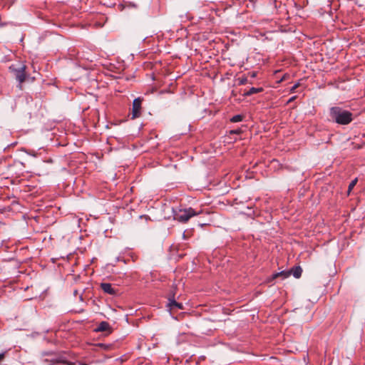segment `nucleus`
Masks as SVG:
<instances>
[{
	"label": "nucleus",
	"mask_w": 365,
	"mask_h": 365,
	"mask_svg": "<svg viewBox=\"0 0 365 365\" xmlns=\"http://www.w3.org/2000/svg\"><path fill=\"white\" fill-rule=\"evenodd\" d=\"M10 69L14 70V71L15 73L16 78L20 83L24 82V81L26 80V73H25L26 66L25 65L21 66L18 69L13 68V66H10Z\"/></svg>",
	"instance_id": "5"
},
{
	"label": "nucleus",
	"mask_w": 365,
	"mask_h": 365,
	"mask_svg": "<svg viewBox=\"0 0 365 365\" xmlns=\"http://www.w3.org/2000/svg\"><path fill=\"white\" fill-rule=\"evenodd\" d=\"M289 272H291L295 278L298 279L301 277L302 273V269L299 266L294 267L292 268Z\"/></svg>",
	"instance_id": "10"
},
{
	"label": "nucleus",
	"mask_w": 365,
	"mask_h": 365,
	"mask_svg": "<svg viewBox=\"0 0 365 365\" xmlns=\"http://www.w3.org/2000/svg\"><path fill=\"white\" fill-rule=\"evenodd\" d=\"M113 329L108 322L103 321L98 324L97 327L94 329L95 332H107L110 334Z\"/></svg>",
	"instance_id": "7"
},
{
	"label": "nucleus",
	"mask_w": 365,
	"mask_h": 365,
	"mask_svg": "<svg viewBox=\"0 0 365 365\" xmlns=\"http://www.w3.org/2000/svg\"><path fill=\"white\" fill-rule=\"evenodd\" d=\"M143 101V98L141 97H138L134 99L133 102V106H132V112L131 115L132 119H135L141 115V110H142V102Z\"/></svg>",
	"instance_id": "3"
},
{
	"label": "nucleus",
	"mask_w": 365,
	"mask_h": 365,
	"mask_svg": "<svg viewBox=\"0 0 365 365\" xmlns=\"http://www.w3.org/2000/svg\"><path fill=\"white\" fill-rule=\"evenodd\" d=\"M251 76H252V77H253V78H254V77H255V76H256L255 73H252L251 74Z\"/></svg>",
	"instance_id": "19"
},
{
	"label": "nucleus",
	"mask_w": 365,
	"mask_h": 365,
	"mask_svg": "<svg viewBox=\"0 0 365 365\" xmlns=\"http://www.w3.org/2000/svg\"><path fill=\"white\" fill-rule=\"evenodd\" d=\"M79 365H88V364L86 363L79 362Z\"/></svg>",
	"instance_id": "20"
},
{
	"label": "nucleus",
	"mask_w": 365,
	"mask_h": 365,
	"mask_svg": "<svg viewBox=\"0 0 365 365\" xmlns=\"http://www.w3.org/2000/svg\"><path fill=\"white\" fill-rule=\"evenodd\" d=\"M295 98H296V96H293V97H292V98L288 101V103H290V102L293 101Z\"/></svg>",
	"instance_id": "18"
},
{
	"label": "nucleus",
	"mask_w": 365,
	"mask_h": 365,
	"mask_svg": "<svg viewBox=\"0 0 365 365\" xmlns=\"http://www.w3.org/2000/svg\"><path fill=\"white\" fill-rule=\"evenodd\" d=\"M241 133V129L232 130L230 131V134H240Z\"/></svg>",
	"instance_id": "17"
},
{
	"label": "nucleus",
	"mask_w": 365,
	"mask_h": 365,
	"mask_svg": "<svg viewBox=\"0 0 365 365\" xmlns=\"http://www.w3.org/2000/svg\"><path fill=\"white\" fill-rule=\"evenodd\" d=\"M46 365H74L75 363L68 361L66 358L63 356H58L51 359H45Z\"/></svg>",
	"instance_id": "4"
},
{
	"label": "nucleus",
	"mask_w": 365,
	"mask_h": 365,
	"mask_svg": "<svg viewBox=\"0 0 365 365\" xmlns=\"http://www.w3.org/2000/svg\"><path fill=\"white\" fill-rule=\"evenodd\" d=\"M353 114L340 107H332L330 108V116L331 119L338 124L347 125L352 121Z\"/></svg>",
	"instance_id": "1"
},
{
	"label": "nucleus",
	"mask_w": 365,
	"mask_h": 365,
	"mask_svg": "<svg viewBox=\"0 0 365 365\" xmlns=\"http://www.w3.org/2000/svg\"><path fill=\"white\" fill-rule=\"evenodd\" d=\"M356 182H357V178H355L349 183V187H348L349 192H350L354 188V187L356 185Z\"/></svg>",
	"instance_id": "14"
},
{
	"label": "nucleus",
	"mask_w": 365,
	"mask_h": 365,
	"mask_svg": "<svg viewBox=\"0 0 365 365\" xmlns=\"http://www.w3.org/2000/svg\"><path fill=\"white\" fill-rule=\"evenodd\" d=\"M299 85H300V84H299V82H298V83H295V84H294V85L291 88L290 91H291L292 93L295 92L296 89L299 86Z\"/></svg>",
	"instance_id": "16"
},
{
	"label": "nucleus",
	"mask_w": 365,
	"mask_h": 365,
	"mask_svg": "<svg viewBox=\"0 0 365 365\" xmlns=\"http://www.w3.org/2000/svg\"><path fill=\"white\" fill-rule=\"evenodd\" d=\"M262 91H263V88L262 87H259V88L252 87L249 90L245 91V96H252L253 94H255V93H260Z\"/></svg>",
	"instance_id": "11"
},
{
	"label": "nucleus",
	"mask_w": 365,
	"mask_h": 365,
	"mask_svg": "<svg viewBox=\"0 0 365 365\" xmlns=\"http://www.w3.org/2000/svg\"><path fill=\"white\" fill-rule=\"evenodd\" d=\"M101 288L105 293L110 295H115L117 294L116 289L110 283H101Z\"/></svg>",
	"instance_id": "8"
},
{
	"label": "nucleus",
	"mask_w": 365,
	"mask_h": 365,
	"mask_svg": "<svg viewBox=\"0 0 365 365\" xmlns=\"http://www.w3.org/2000/svg\"><path fill=\"white\" fill-rule=\"evenodd\" d=\"M200 213L201 211H196L192 207L180 209L178 212L175 214L174 218L180 222L186 223L192 217L198 215Z\"/></svg>",
	"instance_id": "2"
},
{
	"label": "nucleus",
	"mask_w": 365,
	"mask_h": 365,
	"mask_svg": "<svg viewBox=\"0 0 365 365\" xmlns=\"http://www.w3.org/2000/svg\"><path fill=\"white\" fill-rule=\"evenodd\" d=\"M97 346L104 349V350H109L110 349L112 345L111 344H107L103 343H98L96 344Z\"/></svg>",
	"instance_id": "13"
},
{
	"label": "nucleus",
	"mask_w": 365,
	"mask_h": 365,
	"mask_svg": "<svg viewBox=\"0 0 365 365\" xmlns=\"http://www.w3.org/2000/svg\"><path fill=\"white\" fill-rule=\"evenodd\" d=\"M244 118V115H235L234 116H232L231 118H230V121L232 123H237V122H241Z\"/></svg>",
	"instance_id": "12"
},
{
	"label": "nucleus",
	"mask_w": 365,
	"mask_h": 365,
	"mask_svg": "<svg viewBox=\"0 0 365 365\" xmlns=\"http://www.w3.org/2000/svg\"><path fill=\"white\" fill-rule=\"evenodd\" d=\"M175 292H173L172 294L168 297V307L170 310L172 309H183V304L182 303L177 302L175 299Z\"/></svg>",
	"instance_id": "6"
},
{
	"label": "nucleus",
	"mask_w": 365,
	"mask_h": 365,
	"mask_svg": "<svg viewBox=\"0 0 365 365\" xmlns=\"http://www.w3.org/2000/svg\"><path fill=\"white\" fill-rule=\"evenodd\" d=\"M291 275V272L289 271H281L279 272L274 273L269 278L267 279V282H271L272 280L281 277L282 279L289 277Z\"/></svg>",
	"instance_id": "9"
},
{
	"label": "nucleus",
	"mask_w": 365,
	"mask_h": 365,
	"mask_svg": "<svg viewBox=\"0 0 365 365\" xmlns=\"http://www.w3.org/2000/svg\"><path fill=\"white\" fill-rule=\"evenodd\" d=\"M248 79L247 77H242L239 78V84L240 85H245L247 83Z\"/></svg>",
	"instance_id": "15"
}]
</instances>
